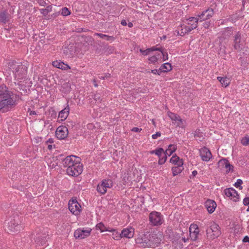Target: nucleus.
<instances>
[{
	"label": "nucleus",
	"instance_id": "1",
	"mask_svg": "<svg viewBox=\"0 0 249 249\" xmlns=\"http://www.w3.org/2000/svg\"><path fill=\"white\" fill-rule=\"evenodd\" d=\"M28 66L29 64L27 62H11L8 64V69L12 72L14 76L15 89L18 91L21 90H23V89L20 88V86L22 85V81L27 78Z\"/></svg>",
	"mask_w": 249,
	"mask_h": 249
},
{
	"label": "nucleus",
	"instance_id": "2",
	"mask_svg": "<svg viewBox=\"0 0 249 249\" xmlns=\"http://www.w3.org/2000/svg\"><path fill=\"white\" fill-rule=\"evenodd\" d=\"M16 105V101L11 97L6 87L0 86V111L6 112L14 107Z\"/></svg>",
	"mask_w": 249,
	"mask_h": 249
},
{
	"label": "nucleus",
	"instance_id": "3",
	"mask_svg": "<svg viewBox=\"0 0 249 249\" xmlns=\"http://www.w3.org/2000/svg\"><path fill=\"white\" fill-rule=\"evenodd\" d=\"M219 226L214 222L211 223L210 227L206 230L207 239H214L218 237L221 234Z\"/></svg>",
	"mask_w": 249,
	"mask_h": 249
},
{
	"label": "nucleus",
	"instance_id": "4",
	"mask_svg": "<svg viewBox=\"0 0 249 249\" xmlns=\"http://www.w3.org/2000/svg\"><path fill=\"white\" fill-rule=\"evenodd\" d=\"M234 48L238 51L245 50L247 51L245 45L246 43L243 36L240 32H237L234 36Z\"/></svg>",
	"mask_w": 249,
	"mask_h": 249
},
{
	"label": "nucleus",
	"instance_id": "5",
	"mask_svg": "<svg viewBox=\"0 0 249 249\" xmlns=\"http://www.w3.org/2000/svg\"><path fill=\"white\" fill-rule=\"evenodd\" d=\"M162 236L160 232H153L148 233V239H149L150 247H155L158 246L162 240Z\"/></svg>",
	"mask_w": 249,
	"mask_h": 249
},
{
	"label": "nucleus",
	"instance_id": "6",
	"mask_svg": "<svg viewBox=\"0 0 249 249\" xmlns=\"http://www.w3.org/2000/svg\"><path fill=\"white\" fill-rule=\"evenodd\" d=\"M9 224V230L10 232H18L23 229V226L21 225V221L18 217L12 219L10 221Z\"/></svg>",
	"mask_w": 249,
	"mask_h": 249
},
{
	"label": "nucleus",
	"instance_id": "7",
	"mask_svg": "<svg viewBox=\"0 0 249 249\" xmlns=\"http://www.w3.org/2000/svg\"><path fill=\"white\" fill-rule=\"evenodd\" d=\"M76 163H80L79 158L76 156L71 155L67 156L63 160V164L67 168H71L76 164Z\"/></svg>",
	"mask_w": 249,
	"mask_h": 249
},
{
	"label": "nucleus",
	"instance_id": "8",
	"mask_svg": "<svg viewBox=\"0 0 249 249\" xmlns=\"http://www.w3.org/2000/svg\"><path fill=\"white\" fill-rule=\"evenodd\" d=\"M63 53L68 57H74L76 54L77 48L74 44H69L64 46L63 49Z\"/></svg>",
	"mask_w": 249,
	"mask_h": 249
},
{
	"label": "nucleus",
	"instance_id": "9",
	"mask_svg": "<svg viewBox=\"0 0 249 249\" xmlns=\"http://www.w3.org/2000/svg\"><path fill=\"white\" fill-rule=\"evenodd\" d=\"M81 205L75 199H72L69 201V209L73 214L78 215L81 211Z\"/></svg>",
	"mask_w": 249,
	"mask_h": 249
},
{
	"label": "nucleus",
	"instance_id": "10",
	"mask_svg": "<svg viewBox=\"0 0 249 249\" xmlns=\"http://www.w3.org/2000/svg\"><path fill=\"white\" fill-rule=\"evenodd\" d=\"M83 171L82 165L80 163H76L73 167L71 168L67 169V173L68 175L71 176H78Z\"/></svg>",
	"mask_w": 249,
	"mask_h": 249
},
{
	"label": "nucleus",
	"instance_id": "11",
	"mask_svg": "<svg viewBox=\"0 0 249 249\" xmlns=\"http://www.w3.org/2000/svg\"><path fill=\"white\" fill-rule=\"evenodd\" d=\"M168 116L173 121H174L175 124L177 126L184 128L185 126V122L182 120L179 116L171 112H168Z\"/></svg>",
	"mask_w": 249,
	"mask_h": 249
},
{
	"label": "nucleus",
	"instance_id": "12",
	"mask_svg": "<svg viewBox=\"0 0 249 249\" xmlns=\"http://www.w3.org/2000/svg\"><path fill=\"white\" fill-rule=\"evenodd\" d=\"M68 135V129L66 126H59L56 131L55 135L59 140H63L67 138Z\"/></svg>",
	"mask_w": 249,
	"mask_h": 249
},
{
	"label": "nucleus",
	"instance_id": "13",
	"mask_svg": "<svg viewBox=\"0 0 249 249\" xmlns=\"http://www.w3.org/2000/svg\"><path fill=\"white\" fill-rule=\"evenodd\" d=\"M149 218L150 222L153 225H160L162 223L160 214L157 212L151 213L149 214Z\"/></svg>",
	"mask_w": 249,
	"mask_h": 249
},
{
	"label": "nucleus",
	"instance_id": "14",
	"mask_svg": "<svg viewBox=\"0 0 249 249\" xmlns=\"http://www.w3.org/2000/svg\"><path fill=\"white\" fill-rule=\"evenodd\" d=\"M91 231V230L90 229L86 230L79 229L74 231V236L77 239H84L89 235Z\"/></svg>",
	"mask_w": 249,
	"mask_h": 249
},
{
	"label": "nucleus",
	"instance_id": "15",
	"mask_svg": "<svg viewBox=\"0 0 249 249\" xmlns=\"http://www.w3.org/2000/svg\"><path fill=\"white\" fill-rule=\"evenodd\" d=\"M225 195L231 199L236 202L239 199V195L237 192L232 188L226 189L224 190Z\"/></svg>",
	"mask_w": 249,
	"mask_h": 249
},
{
	"label": "nucleus",
	"instance_id": "16",
	"mask_svg": "<svg viewBox=\"0 0 249 249\" xmlns=\"http://www.w3.org/2000/svg\"><path fill=\"white\" fill-rule=\"evenodd\" d=\"M214 14L213 9V8H208L202 12L200 15H198L200 21H202L210 18Z\"/></svg>",
	"mask_w": 249,
	"mask_h": 249
},
{
	"label": "nucleus",
	"instance_id": "17",
	"mask_svg": "<svg viewBox=\"0 0 249 249\" xmlns=\"http://www.w3.org/2000/svg\"><path fill=\"white\" fill-rule=\"evenodd\" d=\"M189 231L191 239L193 241L196 240L199 232L197 225L191 224L189 228Z\"/></svg>",
	"mask_w": 249,
	"mask_h": 249
},
{
	"label": "nucleus",
	"instance_id": "18",
	"mask_svg": "<svg viewBox=\"0 0 249 249\" xmlns=\"http://www.w3.org/2000/svg\"><path fill=\"white\" fill-rule=\"evenodd\" d=\"M136 242L138 244H142V246L145 247H150L149 239H148V233L143 234L141 237H139L136 239Z\"/></svg>",
	"mask_w": 249,
	"mask_h": 249
},
{
	"label": "nucleus",
	"instance_id": "19",
	"mask_svg": "<svg viewBox=\"0 0 249 249\" xmlns=\"http://www.w3.org/2000/svg\"><path fill=\"white\" fill-rule=\"evenodd\" d=\"M199 152L201 159L203 161H208L212 157L210 151L206 147H203L200 149Z\"/></svg>",
	"mask_w": 249,
	"mask_h": 249
},
{
	"label": "nucleus",
	"instance_id": "20",
	"mask_svg": "<svg viewBox=\"0 0 249 249\" xmlns=\"http://www.w3.org/2000/svg\"><path fill=\"white\" fill-rule=\"evenodd\" d=\"M205 207L209 213H213L216 207V204L212 200H207L205 204Z\"/></svg>",
	"mask_w": 249,
	"mask_h": 249
},
{
	"label": "nucleus",
	"instance_id": "21",
	"mask_svg": "<svg viewBox=\"0 0 249 249\" xmlns=\"http://www.w3.org/2000/svg\"><path fill=\"white\" fill-rule=\"evenodd\" d=\"M134 234V229L130 227L129 228L124 229L121 232L122 237L130 238H132Z\"/></svg>",
	"mask_w": 249,
	"mask_h": 249
},
{
	"label": "nucleus",
	"instance_id": "22",
	"mask_svg": "<svg viewBox=\"0 0 249 249\" xmlns=\"http://www.w3.org/2000/svg\"><path fill=\"white\" fill-rule=\"evenodd\" d=\"M52 65L54 67L62 70H67L70 69V67L68 65L66 64L63 62H58L57 61L53 62Z\"/></svg>",
	"mask_w": 249,
	"mask_h": 249
},
{
	"label": "nucleus",
	"instance_id": "23",
	"mask_svg": "<svg viewBox=\"0 0 249 249\" xmlns=\"http://www.w3.org/2000/svg\"><path fill=\"white\" fill-rule=\"evenodd\" d=\"M70 111V107L68 105L62 110L59 113L58 117L61 119L62 121L65 120L68 116Z\"/></svg>",
	"mask_w": 249,
	"mask_h": 249
},
{
	"label": "nucleus",
	"instance_id": "24",
	"mask_svg": "<svg viewBox=\"0 0 249 249\" xmlns=\"http://www.w3.org/2000/svg\"><path fill=\"white\" fill-rule=\"evenodd\" d=\"M196 28V23L192 25V27L190 26H184L183 28L181 30L180 36H183L185 34L190 32L192 30Z\"/></svg>",
	"mask_w": 249,
	"mask_h": 249
},
{
	"label": "nucleus",
	"instance_id": "25",
	"mask_svg": "<svg viewBox=\"0 0 249 249\" xmlns=\"http://www.w3.org/2000/svg\"><path fill=\"white\" fill-rule=\"evenodd\" d=\"M9 20V15L6 11L0 12V22L5 23Z\"/></svg>",
	"mask_w": 249,
	"mask_h": 249
},
{
	"label": "nucleus",
	"instance_id": "26",
	"mask_svg": "<svg viewBox=\"0 0 249 249\" xmlns=\"http://www.w3.org/2000/svg\"><path fill=\"white\" fill-rule=\"evenodd\" d=\"M172 70V66L169 63H165L162 64L160 68V70L161 72H167L170 71Z\"/></svg>",
	"mask_w": 249,
	"mask_h": 249
},
{
	"label": "nucleus",
	"instance_id": "27",
	"mask_svg": "<svg viewBox=\"0 0 249 249\" xmlns=\"http://www.w3.org/2000/svg\"><path fill=\"white\" fill-rule=\"evenodd\" d=\"M186 20H189L187 24L191 27H192V25H194L195 23H196V27H197L198 21L199 20L200 21L199 18H195L194 17L190 18L189 19H187Z\"/></svg>",
	"mask_w": 249,
	"mask_h": 249
},
{
	"label": "nucleus",
	"instance_id": "28",
	"mask_svg": "<svg viewBox=\"0 0 249 249\" xmlns=\"http://www.w3.org/2000/svg\"><path fill=\"white\" fill-rule=\"evenodd\" d=\"M183 169L182 166H175L173 167L172 169L173 174L174 176L177 175L180 173Z\"/></svg>",
	"mask_w": 249,
	"mask_h": 249
},
{
	"label": "nucleus",
	"instance_id": "29",
	"mask_svg": "<svg viewBox=\"0 0 249 249\" xmlns=\"http://www.w3.org/2000/svg\"><path fill=\"white\" fill-rule=\"evenodd\" d=\"M176 145L170 144L169 145L168 149L166 150V153L168 154V152H169V156H170L176 150Z\"/></svg>",
	"mask_w": 249,
	"mask_h": 249
},
{
	"label": "nucleus",
	"instance_id": "30",
	"mask_svg": "<svg viewBox=\"0 0 249 249\" xmlns=\"http://www.w3.org/2000/svg\"><path fill=\"white\" fill-rule=\"evenodd\" d=\"M103 184V187L107 190V188H109L112 187V182L110 179L103 180L102 181Z\"/></svg>",
	"mask_w": 249,
	"mask_h": 249
},
{
	"label": "nucleus",
	"instance_id": "31",
	"mask_svg": "<svg viewBox=\"0 0 249 249\" xmlns=\"http://www.w3.org/2000/svg\"><path fill=\"white\" fill-rule=\"evenodd\" d=\"M221 79V84L222 85V86L223 87H227V86H228L230 83V80L229 78H228L227 77H223L222 79Z\"/></svg>",
	"mask_w": 249,
	"mask_h": 249
},
{
	"label": "nucleus",
	"instance_id": "32",
	"mask_svg": "<svg viewBox=\"0 0 249 249\" xmlns=\"http://www.w3.org/2000/svg\"><path fill=\"white\" fill-rule=\"evenodd\" d=\"M103 185H104L102 182L100 184L98 185L97 187V191L102 194H104L107 192V190L104 188V187H103Z\"/></svg>",
	"mask_w": 249,
	"mask_h": 249
},
{
	"label": "nucleus",
	"instance_id": "33",
	"mask_svg": "<svg viewBox=\"0 0 249 249\" xmlns=\"http://www.w3.org/2000/svg\"><path fill=\"white\" fill-rule=\"evenodd\" d=\"M154 50L159 51H160L161 53H162V54L163 55V61H165V60L168 59V54H167V53L166 52H164L162 48H156V49H154Z\"/></svg>",
	"mask_w": 249,
	"mask_h": 249
},
{
	"label": "nucleus",
	"instance_id": "34",
	"mask_svg": "<svg viewBox=\"0 0 249 249\" xmlns=\"http://www.w3.org/2000/svg\"><path fill=\"white\" fill-rule=\"evenodd\" d=\"M112 232V238L115 240H119L121 237H122L121 234H119L115 230L111 231Z\"/></svg>",
	"mask_w": 249,
	"mask_h": 249
},
{
	"label": "nucleus",
	"instance_id": "35",
	"mask_svg": "<svg viewBox=\"0 0 249 249\" xmlns=\"http://www.w3.org/2000/svg\"><path fill=\"white\" fill-rule=\"evenodd\" d=\"M52 11V7L51 6H48L45 9H41L40 12L42 14L46 15Z\"/></svg>",
	"mask_w": 249,
	"mask_h": 249
},
{
	"label": "nucleus",
	"instance_id": "36",
	"mask_svg": "<svg viewBox=\"0 0 249 249\" xmlns=\"http://www.w3.org/2000/svg\"><path fill=\"white\" fill-rule=\"evenodd\" d=\"M94 36H98L102 38H106L107 40H109L110 39L113 38L112 36H109L106 35L102 34L101 33H95L94 34Z\"/></svg>",
	"mask_w": 249,
	"mask_h": 249
},
{
	"label": "nucleus",
	"instance_id": "37",
	"mask_svg": "<svg viewBox=\"0 0 249 249\" xmlns=\"http://www.w3.org/2000/svg\"><path fill=\"white\" fill-rule=\"evenodd\" d=\"M228 161V160L225 159L220 160L218 162V166L219 167L224 168L226 164H227Z\"/></svg>",
	"mask_w": 249,
	"mask_h": 249
},
{
	"label": "nucleus",
	"instance_id": "38",
	"mask_svg": "<svg viewBox=\"0 0 249 249\" xmlns=\"http://www.w3.org/2000/svg\"><path fill=\"white\" fill-rule=\"evenodd\" d=\"M156 48L153 47L152 48L147 49L145 50L140 49L141 53L144 55H146L149 54V52L155 51L154 49Z\"/></svg>",
	"mask_w": 249,
	"mask_h": 249
},
{
	"label": "nucleus",
	"instance_id": "39",
	"mask_svg": "<svg viewBox=\"0 0 249 249\" xmlns=\"http://www.w3.org/2000/svg\"><path fill=\"white\" fill-rule=\"evenodd\" d=\"M105 52L107 54L112 53L114 51V48L111 46H106L105 47Z\"/></svg>",
	"mask_w": 249,
	"mask_h": 249
},
{
	"label": "nucleus",
	"instance_id": "40",
	"mask_svg": "<svg viewBox=\"0 0 249 249\" xmlns=\"http://www.w3.org/2000/svg\"><path fill=\"white\" fill-rule=\"evenodd\" d=\"M70 14H71V12H70V11L69 10V9L67 8L64 7L61 9V14L63 16H67L70 15Z\"/></svg>",
	"mask_w": 249,
	"mask_h": 249
},
{
	"label": "nucleus",
	"instance_id": "41",
	"mask_svg": "<svg viewBox=\"0 0 249 249\" xmlns=\"http://www.w3.org/2000/svg\"><path fill=\"white\" fill-rule=\"evenodd\" d=\"M241 143L244 145H247L249 143V137L246 136L241 140Z\"/></svg>",
	"mask_w": 249,
	"mask_h": 249
},
{
	"label": "nucleus",
	"instance_id": "42",
	"mask_svg": "<svg viewBox=\"0 0 249 249\" xmlns=\"http://www.w3.org/2000/svg\"><path fill=\"white\" fill-rule=\"evenodd\" d=\"M164 152L163 148H160L156 150L155 154L159 156V158L160 157L161 154Z\"/></svg>",
	"mask_w": 249,
	"mask_h": 249
},
{
	"label": "nucleus",
	"instance_id": "43",
	"mask_svg": "<svg viewBox=\"0 0 249 249\" xmlns=\"http://www.w3.org/2000/svg\"><path fill=\"white\" fill-rule=\"evenodd\" d=\"M242 180L240 179H237V181L235 183L234 186L237 188L239 187L240 189H241L242 187H241V185L242 184Z\"/></svg>",
	"mask_w": 249,
	"mask_h": 249
},
{
	"label": "nucleus",
	"instance_id": "44",
	"mask_svg": "<svg viewBox=\"0 0 249 249\" xmlns=\"http://www.w3.org/2000/svg\"><path fill=\"white\" fill-rule=\"evenodd\" d=\"M225 168L227 169V172H229L231 171V169H233V166L231 164H230L229 161L227 162V164H226L224 167Z\"/></svg>",
	"mask_w": 249,
	"mask_h": 249
},
{
	"label": "nucleus",
	"instance_id": "45",
	"mask_svg": "<svg viewBox=\"0 0 249 249\" xmlns=\"http://www.w3.org/2000/svg\"><path fill=\"white\" fill-rule=\"evenodd\" d=\"M179 160V157L177 156H173L171 159H170V162L174 163V164H176L178 161V160Z\"/></svg>",
	"mask_w": 249,
	"mask_h": 249
},
{
	"label": "nucleus",
	"instance_id": "46",
	"mask_svg": "<svg viewBox=\"0 0 249 249\" xmlns=\"http://www.w3.org/2000/svg\"><path fill=\"white\" fill-rule=\"evenodd\" d=\"M158 58L157 55H154L149 58V60L151 63H155L157 61Z\"/></svg>",
	"mask_w": 249,
	"mask_h": 249
},
{
	"label": "nucleus",
	"instance_id": "47",
	"mask_svg": "<svg viewBox=\"0 0 249 249\" xmlns=\"http://www.w3.org/2000/svg\"><path fill=\"white\" fill-rule=\"evenodd\" d=\"M96 227H97V228L99 229L101 231H105L104 229L105 228V227L104 225L101 223L98 224L96 225Z\"/></svg>",
	"mask_w": 249,
	"mask_h": 249
},
{
	"label": "nucleus",
	"instance_id": "48",
	"mask_svg": "<svg viewBox=\"0 0 249 249\" xmlns=\"http://www.w3.org/2000/svg\"><path fill=\"white\" fill-rule=\"evenodd\" d=\"M166 159H167V156L166 155H165L164 157V158H160V160H159V164H163L166 160Z\"/></svg>",
	"mask_w": 249,
	"mask_h": 249
},
{
	"label": "nucleus",
	"instance_id": "49",
	"mask_svg": "<svg viewBox=\"0 0 249 249\" xmlns=\"http://www.w3.org/2000/svg\"><path fill=\"white\" fill-rule=\"evenodd\" d=\"M175 165H177V166H182L183 165V161L181 159H180L179 158V160H178L177 163L175 164Z\"/></svg>",
	"mask_w": 249,
	"mask_h": 249
},
{
	"label": "nucleus",
	"instance_id": "50",
	"mask_svg": "<svg viewBox=\"0 0 249 249\" xmlns=\"http://www.w3.org/2000/svg\"><path fill=\"white\" fill-rule=\"evenodd\" d=\"M161 136V133L160 132H157L155 134H153L152 135V138L153 139H156L158 137H160Z\"/></svg>",
	"mask_w": 249,
	"mask_h": 249
},
{
	"label": "nucleus",
	"instance_id": "51",
	"mask_svg": "<svg viewBox=\"0 0 249 249\" xmlns=\"http://www.w3.org/2000/svg\"><path fill=\"white\" fill-rule=\"evenodd\" d=\"M243 203L245 205H249V197H245L243 200Z\"/></svg>",
	"mask_w": 249,
	"mask_h": 249
},
{
	"label": "nucleus",
	"instance_id": "52",
	"mask_svg": "<svg viewBox=\"0 0 249 249\" xmlns=\"http://www.w3.org/2000/svg\"><path fill=\"white\" fill-rule=\"evenodd\" d=\"M151 72H152L154 74H158V75H160L161 71H160V70H151Z\"/></svg>",
	"mask_w": 249,
	"mask_h": 249
},
{
	"label": "nucleus",
	"instance_id": "53",
	"mask_svg": "<svg viewBox=\"0 0 249 249\" xmlns=\"http://www.w3.org/2000/svg\"><path fill=\"white\" fill-rule=\"evenodd\" d=\"M142 130L141 128L138 127H134L132 129V131L136 132H140Z\"/></svg>",
	"mask_w": 249,
	"mask_h": 249
},
{
	"label": "nucleus",
	"instance_id": "54",
	"mask_svg": "<svg viewBox=\"0 0 249 249\" xmlns=\"http://www.w3.org/2000/svg\"><path fill=\"white\" fill-rule=\"evenodd\" d=\"M243 242L244 243H249V237L246 236L243 239Z\"/></svg>",
	"mask_w": 249,
	"mask_h": 249
},
{
	"label": "nucleus",
	"instance_id": "55",
	"mask_svg": "<svg viewBox=\"0 0 249 249\" xmlns=\"http://www.w3.org/2000/svg\"><path fill=\"white\" fill-rule=\"evenodd\" d=\"M210 23L209 22H206L204 23L203 26L205 28H208L210 26Z\"/></svg>",
	"mask_w": 249,
	"mask_h": 249
},
{
	"label": "nucleus",
	"instance_id": "56",
	"mask_svg": "<svg viewBox=\"0 0 249 249\" xmlns=\"http://www.w3.org/2000/svg\"><path fill=\"white\" fill-rule=\"evenodd\" d=\"M94 100L96 101H99L100 100V96L99 94H96L94 95Z\"/></svg>",
	"mask_w": 249,
	"mask_h": 249
},
{
	"label": "nucleus",
	"instance_id": "57",
	"mask_svg": "<svg viewBox=\"0 0 249 249\" xmlns=\"http://www.w3.org/2000/svg\"><path fill=\"white\" fill-rule=\"evenodd\" d=\"M60 14V12L58 11V12H55L53 14V15H52V17H53V18H55L56 17H57Z\"/></svg>",
	"mask_w": 249,
	"mask_h": 249
},
{
	"label": "nucleus",
	"instance_id": "58",
	"mask_svg": "<svg viewBox=\"0 0 249 249\" xmlns=\"http://www.w3.org/2000/svg\"><path fill=\"white\" fill-rule=\"evenodd\" d=\"M121 24L123 26H126L127 25L126 20L124 19L121 21Z\"/></svg>",
	"mask_w": 249,
	"mask_h": 249
},
{
	"label": "nucleus",
	"instance_id": "59",
	"mask_svg": "<svg viewBox=\"0 0 249 249\" xmlns=\"http://www.w3.org/2000/svg\"><path fill=\"white\" fill-rule=\"evenodd\" d=\"M65 85L67 87L66 91H69L70 90V84L68 83V84H66Z\"/></svg>",
	"mask_w": 249,
	"mask_h": 249
},
{
	"label": "nucleus",
	"instance_id": "60",
	"mask_svg": "<svg viewBox=\"0 0 249 249\" xmlns=\"http://www.w3.org/2000/svg\"><path fill=\"white\" fill-rule=\"evenodd\" d=\"M88 128L90 129L92 127H93V124H89L87 125Z\"/></svg>",
	"mask_w": 249,
	"mask_h": 249
},
{
	"label": "nucleus",
	"instance_id": "61",
	"mask_svg": "<svg viewBox=\"0 0 249 249\" xmlns=\"http://www.w3.org/2000/svg\"><path fill=\"white\" fill-rule=\"evenodd\" d=\"M47 142L52 143L53 142V140L52 139H49L48 141Z\"/></svg>",
	"mask_w": 249,
	"mask_h": 249
},
{
	"label": "nucleus",
	"instance_id": "62",
	"mask_svg": "<svg viewBox=\"0 0 249 249\" xmlns=\"http://www.w3.org/2000/svg\"><path fill=\"white\" fill-rule=\"evenodd\" d=\"M133 23H132V22H129V23H128V26L129 27L131 28V27H133Z\"/></svg>",
	"mask_w": 249,
	"mask_h": 249
},
{
	"label": "nucleus",
	"instance_id": "63",
	"mask_svg": "<svg viewBox=\"0 0 249 249\" xmlns=\"http://www.w3.org/2000/svg\"><path fill=\"white\" fill-rule=\"evenodd\" d=\"M196 174H197V171H193V172H192V175H193V176H194V177H195V176H196Z\"/></svg>",
	"mask_w": 249,
	"mask_h": 249
},
{
	"label": "nucleus",
	"instance_id": "64",
	"mask_svg": "<svg viewBox=\"0 0 249 249\" xmlns=\"http://www.w3.org/2000/svg\"><path fill=\"white\" fill-rule=\"evenodd\" d=\"M53 148V145H51V144H49L48 145V148L50 150L52 149Z\"/></svg>",
	"mask_w": 249,
	"mask_h": 249
}]
</instances>
